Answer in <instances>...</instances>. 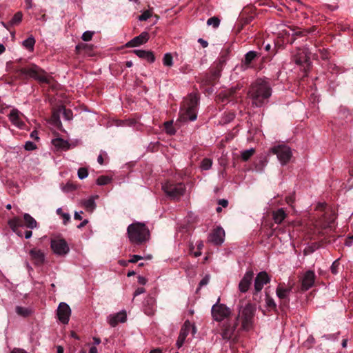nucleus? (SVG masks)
I'll return each mask as SVG.
<instances>
[{"label":"nucleus","instance_id":"f257e3e1","mask_svg":"<svg viewBox=\"0 0 353 353\" xmlns=\"http://www.w3.org/2000/svg\"><path fill=\"white\" fill-rule=\"evenodd\" d=\"M272 92V90L269 81L259 78L250 85L248 95L251 99L252 105L261 108L268 103Z\"/></svg>","mask_w":353,"mask_h":353},{"label":"nucleus","instance_id":"f03ea898","mask_svg":"<svg viewBox=\"0 0 353 353\" xmlns=\"http://www.w3.org/2000/svg\"><path fill=\"white\" fill-rule=\"evenodd\" d=\"M14 73L21 79L32 77L40 83L50 84L52 78L47 75L46 72L35 64H30L25 67L15 66Z\"/></svg>","mask_w":353,"mask_h":353},{"label":"nucleus","instance_id":"7ed1b4c3","mask_svg":"<svg viewBox=\"0 0 353 353\" xmlns=\"http://www.w3.org/2000/svg\"><path fill=\"white\" fill-rule=\"evenodd\" d=\"M199 102L198 94H190L183 101L179 119L181 121H194L197 117V107Z\"/></svg>","mask_w":353,"mask_h":353},{"label":"nucleus","instance_id":"20e7f679","mask_svg":"<svg viewBox=\"0 0 353 353\" xmlns=\"http://www.w3.org/2000/svg\"><path fill=\"white\" fill-rule=\"evenodd\" d=\"M127 234L130 241L135 245L145 243L150 239V231L143 223L135 222L128 225Z\"/></svg>","mask_w":353,"mask_h":353},{"label":"nucleus","instance_id":"39448f33","mask_svg":"<svg viewBox=\"0 0 353 353\" xmlns=\"http://www.w3.org/2000/svg\"><path fill=\"white\" fill-rule=\"evenodd\" d=\"M237 307L239 314H241L242 317V329L244 330H249L253 324V319L256 311V307L251 303L247 302L245 300H240Z\"/></svg>","mask_w":353,"mask_h":353},{"label":"nucleus","instance_id":"423d86ee","mask_svg":"<svg viewBox=\"0 0 353 353\" xmlns=\"http://www.w3.org/2000/svg\"><path fill=\"white\" fill-rule=\"evenodd\" d=\"M239 324V314L232 322L224 323L221 328V335L224 339L232 340L234 343L238 341L240 330L242 327L238 328Z\"/></svg>","mask_w":353,"mask_h":353},{"label":"nucleus","instance_id":"0eeeda50","mask_svg":"<svg viewBox=\"0 0 353 353\" xmlns=\"http://www.w3.org/2000/svg\"><path fill=\"white\" fill-rule=\"evenodd\" d=\"M164 192L170 198L175 199L181 197L185 190L183 183H172L168 181L162 185Z\"/></svg>","mask_w":353,"mask_h":353},{"label":"nucleus","instance_id":"6e6552de","mask_svg":"<svg viewBox=\"0 0 353 353\" xmlns=\"http://www.w3.org/2000/svg\"><path fill=\"white\" fill-rule=\"evenodd\" d=\"M316 210L321 213L319 216L324 226L330 227L336 218L334 210L323 203H319Z\"/></svg>","mask_w":353,"mask_h":353},{"label":"nucleus","instance_id":"1a4fd4ad","mask_svg":"<svg viewBox=\"0 0 353 353\" xmlns=\"http://www.w3.org/2000/svg\"><path fill=\"white\" fill-rule=\"evenodd\" d=\"M50 248L54 253L59 256H64L70 251L67 241L61 237L52 239L50 241Z\"/></svg>","mask_w":353,"mask_h":353},{"label":"nucleus","instance_id":"9d476101","mask_svg":"<svg viewBox=\"0 0 353 353\" xmlns=\"http://www.w3.org/2000/svg\"><path fill=\"white\" fill-rule=\"evenodd\" d=\"M270 151L276 154L278 159L283 165L286 164L292 157L290 148L285 145H278L271 148Z\"/></svg>","mask_w":353,"mask_h":353},{"label":"nucleus","instance_id":"9b49d317","mask_svg":"<svg viewBox=\"0 0 353 353\" xmlns=\"http://www.w3.org/2000/svg\"><path fill=\"white\" fill-rule=\"evenodd\" d=\"M211 312L213 319L218 322L228 318L231 314V310L229 307L219 303L212 306Z\"/></svg>","mask_w":353,"mask_h":353},{"label":"nucleus","instance_id":"f8f14e48","mask_svg":"<svg viewBox=\"0 0 353 353\" xmlns=\"http://www.w3.org/2000/svg\"><path fill=\"white\" fill-rule=\"evenodd\" d=\"M270 278L268 273L265 271L260 272L257 274L254 280V296L261 292L265 284L270 283Z\"/></svg>","mask_w":353,"mask_h":353},{"label":"nucleus","instance_id":"ddd939ff","mask_svg":"<svg viewBox=\"0 0 353 353\" xmlns=\"http://www.w3.org/2000/svg\"><path fill=\"white\" fill-rule=\"evenodd\" d=\"M71 314L70 306L65 303H61L57 310L59 320L63 324H68Z\"/></svg>","mask_w":353,"mask_h":353},{"label":"nucleus","instance_id":"4468645a","mask_svg":"<svg viewBox=\"0 0 353 353\" xmlns=\"http://www.w3.org/2000/svg\"><path fill=\"white\" fill-rule=\"evenodd\" d=\"M315 279L316 275L314 271L305 272L301 279V290L305 292L311 288L314 284Z\"/></svg>","mask_w":353,"mask_h":353},{"label":"nucleus","instance_id":"2eb2a0df","mask_svg":"<svg viewBox=\"0 0 353 353\" xmlns=\"http://www.w3.org/2000/svg\"><path fill=\"white\" fill-rule=\"evenodd\" d=\"M284 285V283H279L276 290V295L281 301L280 307L283 311L288 308L290 303L289 294L286 292Z\"/></svg>","mask_w":353,"mask_h":353},{"label":"nucleus","instance_id":"dca6fc26","mask_svg":"<svg viewBox=\"0 0 353 353\" xmlns=\"http://www.w3.org/2000/svg\"><path fill=\"white\" fill-rule=\"evenodd\" d=\"M222 70L216 65L215 69L205 74L202 79V83L211 86L214 85L220 78Z\"/></svg>","mask_w":353,"mask_h":353},{"label":"nucleus","instance_id":"f3484780","mask_svg":"<svg viewBox=\"0 0 353 353\" xmlns=\"http://www.w3.org/2000/svg\"><path fill=\"white\" fill-rule=\"evenodd\" d=\"M28 253L30 260L34 265L41 266L44 263L45 254L41 250L34 248Z\"/></svg>","mask_w":353,"mask_h":353},{"label":"nucleus","instance_id":"a211bd4d","mask_svg":"<svg viewBox=\"0 0 353 353\" xmlns=\"http://www.w3.org/2000/svg\"><path fill=\"white\" fill-rule=\"evenodd\" d=\"M253 276L254 272L252 270H249L245 272L239 284V290L241 292L245 293L249 290Z\"/></svg>","mask_w":353,"mask_h":353},{"label":"nucleus","instance_id":"6ab92c4d","mask_svg":"<svg viewBox=\"0 0 353 353\" xmlns=\"http://www.w3.org/2000/svg\"><path fill=\"white\" fill-rule=\"evenodd\" d=\"M190 327L191 323L190 322V321H185L180 330V333L176 343V345L178 348H180L183 345L185 340L190 330Z\"/></svg>","mask_w":353,"mask_h":353},{"label":"nucleus","instance_id":"aec40b11","mask_svg":"<svg viewBox=\"0 0 353 353\" xmlns=\"http://www.w3.org/2000/svg\"><path fill=\"white\" fill-rule=\"evenodd\" d=\"M224 230L221 227H217L210 234L209 241L215 245H221L224 241Z\"/></svg>","mask_w":353,"mask_h":353},{"label":"nucleus","instance_id":"412c9836","mask_svg":"<svg viewBox=\"0 0 353 353\" xmlns=\"http://www.w3.org/2000/svg\"><path fill=\"white\" fill-rule=\"evenodd\" d=\"M22 116L23 114L17 109L12 110L8 115L9 119L12 123L20 129H23L26 125L24 122L21 120Z\"/></svg>","mask_w":353,"mask_h":353},{"label":"nucleus","instance_id":"4be33fe9","mask_svg":"<svg viewBox=\"0 0 353 353\" xmlns=\"http://www.w3.org/2000/svg\"><path fill=\"white\" fill-rule=\"evenodd\" d=\"M149 39V34L147 32H143L141 34L135 37L126 43V47L132 48L145 43Z\"/></svg>","mask_w":353,"mask_h":353},{"label":"nucleus","instance_id":"5701e85b","mask_svg":"<svg viewBox=\"0 0 353 353\" xmlns=\"http://www.w3.org/2000/svg\"><path fill=\"white\" fill-rule=\"evenodd\" d=\"M8 225L19 236H23L24 232L21 228L23 227V221L21 218L14 217L9 220Z\"/></svg>","mask_w":353,"mask_h":353},{"label":"nucleus","instance_id":"b1692460","mask_svg":"<svg viewBox=\"0 0 353 353\" xmlns=\"http://www.w3.org/2000/svg\"><path fill=\"white\" fill-rule=\"evenodd\" d=\"M289 28L292 31L291 38L288 41L290 44H292L297 38L305 37L311 32L309 30H301L297 26H289Z\"/></svg>","mask_w":353,"mask_h":353},{"label":"nucleus","instance_id":"393cba45","mask_svg":"<svg viewBox=\"0 0 353 353\" xmlns=\"http://www.w3.org/2000/svg\"><path fill=\"white\" fill-rule=\"evenodd\" d=\"M108 323L112 327H115L119 323H124L127 319V314L125 311L118 312L108 316Z\"/></svg>","mask_w":353,"mask_h":353},{"label":"nucleus","instance_id":"a878e982","mask_svg":"<svg viewBox=\"0 0 353 353\" xmlns=\"http://www.w3.org/2000/svg\"><path fill=\"white\" fill-rule=\"evenodd\" d=\"M156 311V301L154 298L149 296L146 298L144 303V312L148 316H152Z\"/></svg>","mask_w":353,"mask_h":353},{"label":"nucleus","instance_id":"bb28decb","mask_svg":"<svg viewBox=\"0 0 353 353\" xmlns=\"http://www.w3.org/2000/svg\"><path fill=\"white\" fill-rule=\"evenodd\" d=\"M261 56V53L256 51H249L244 56L243 65L248 68L252 67V63Z\"/></svg>","mask_w":353,"mask_h":353},{"label":"nucleus","instance_id":"cd10ccee","mask_svg":"<svg viewBox=\"0 0 353 353\" xmlns=\"http://www.w3.org/2000/svg\"><path fill=\"white\" fill-rule=\"evenodd\" d=\"M231 52V50L230 47L225 48L222 49L219 54V59L216 63V65L220 68H223L225 65L228 59H229L230 54Z\"/></svg>","mask_w":353,"mask_h":353},{"label":"nucleus","instance_id":"c85d7f7f","mask_svg":"<svg viewBox=\"0 0 353 353\" xmlns=\"http://www.w3.org/2000/svg\"><path fill=\"white\" fill-rule=\"evenodd\" d=\"M297 52L294 55V60L295 63L298 65H303L304 63H308L310 61V57L307 54V52L305 50H302L300 48L297 49Z\"/></svg>","mask_w":353,"mask_h":353},{"label":"nucleus","instance_id":"c756f323","mask_svg":"<svg viewBox=\"0 0 353 353\" xmlns=\"http://www.w3.org/2000/svg\"><path fill=\"white\" fill-rule=\"evenodd\" d=\"M133 52L137 54L139 58L147 60L149 63H153L155 61V56L152 51H147L144 50H134Z\"/></svg>","mask_w":353,"mask_h":353},{"label":"nucleus","instance_id":"7c9ffc66","mask_svg":"<svg viewBox=\"0 0 353 353\" xmlns=\"http://www.w3.org/2000/svg\"><path fill=\"white\" fill-rule=\"evenodd\" d=\"M240 88L241 87L236 85L220 93V95H222V101L232 99Z\"/></svg>","mask_w":353,"mask_h":353},{"label":"nucleus","instance_id":"2f4dec72","mask_svg":"<svg viewBox=\"0 0 353 353\" xmlns=\"http://www.w3.org/2000/svg\"><path fill=\"white\" fill-rule=\"evenodd\" d=\"M22 221L23 226H26L28 228L34 229L37 227V221L28 213H25L23 214V219Z\"/></svg>","mask_w":353,"mask_h":353},{"label":"nucleus","instance_id":"473e14b6","mask_svg":"<svg viewBox=\"0 0 353 353\" xmlns=\"http://www.w3.org/2000/svg\"><path fill=\"white\" fill-rule=\"evenodd\" d=\"M286 216L287 214L283 208H279L272 212L273 220L276 224L281 223Z\"/></svg>","mask_w":353,"mask_h":353},{"label":"nucleus","instance_id":"72a5a7b5","mask_svg":"<svg viewBox=\"0 0 353 353\" xmlns=\"http://www.w3.org/2000/svg\"><path fill=\"white\" fill-rule=\"evenodd\" d=\"M52 143L54 145V147H56L57 148L62 149L64 150L69 149V147H70L68 141H66L61 138H57V139H53L52 141Z\"/></svg>","mask_w":353,"mask_h":353},{"label":"nucleus","instance_id":"f704fd0d","mask_svg":"<svg viewBox=\"0 0 353 353\" xmlns=\"http://www.w3.org/2000/svg\"><path fill=\"white\" fill-rule=\"evenodd\" d=\"M35 44V39L32 36L29 37L28 39L23 41V46L30 52L34 50Z\"/></svg>","mask_w":353,"mask_h":353},{"label":"nucleus","instance_id":"c9c22d12","mask_svg":"<svg viewBox=\"0 0 353 353\" xmlns=\"http://www.w3.org/2000/svg\"><path fill=\"white\" fill-rule=\"evenodd\" d=\"M83 206L88 212H92L96 208V203L94 202V197H91L88 200L83 201Z\"/></svg>","mask_w":353,"mask_h":353},{"label":"nucleus","instance_id":"e433bc0d","mask_svg":"<svg viewBox=\"0 0 353 353\" xmlns=\"http://www.w3.org/2000/svg\"><path fill=\"white\" fill-rule=\"evenodd\" d=\"M23 18V13L21 12H16L12 17V19L10 21V23L12 26L18 25L21 23Z\"/></svg>","mask_w":353,"mask_h":353},{"label":"nucleus","instance_id":"4c0bfd02","mask_svg":"<svg viewBox=\"0 0 353 353\" xmlns=\"http://www.w3.org/2000/svg\"><path fill=\"white\" fill-rule=\"evenodd\" d=\"M255 150L251 148L250 150H244L241 152V159L244 161H247L254 154Z\"/></svg>","mask_w":353,"mask_h":353},{"label":"nucleus","instance_id":"58836bf2","mask_svg":"<svg viewBox=\"0 0 353 353\" xmlns=\"http://www.w3.org/2000/svg\"><path fill=\"white\" fill-rule=\"evenodd\" d=\"M265 302H266L267 307L270 310H276V304L275 301H274V299L272 297H270L268 294H266Z\"/></svg>","mask_w":353,"mask_h":353},{"label":"nucleus","instance_id":"ea45409f","mask_svg":"<svg viewBox=\"0 0 353 353\" xmlns=\"http://www.w3.org/2000/svg\"><path fill=\"white\" fill-rule=\"evenodd\" d=\"M319 53L323 60H328L331 57L330 51L325 48L319 49Z\"/></svg>","mask_w":353,"mask_h":353},{"label":"nucleus","instance_id":"a19ab883","mask_svg":"<svg viewBox=\"0 0 353 353\" xmlns=\"http://www.w3.org/2000/svg\"><path fill=\"white\" fill-rule=\"evenodd\" d=\"M111 181V178L108 176H100L97 179V184L99 185H107Z\"/></svg>","mask_w":353,"mask_h":353},{"label":"nucleus","instance_id":"79ce46f5","mask_svg":"<svg viewBox=\"0 0 353 353\" xmlns=\"http://www.w3.org/2000/svg\"><path fill=\"white\" fill-rule=\"evenodd\" d=\"M212 161L210 159L205 158L201 163V168L202 170H208L212 167Z\"/></svg>","mask_w":353,"mask_h":353},{"label":"nucleus","instance_id":"37998d69","mask_svg":"<svg viewBox=\"0 0 353 353\" xmlns=\"http://www.w3.org/2000/svg\"><path fill=\"white\" fill-rule=\"evenodd\" d=\"M208 26H212L214 28H216L220 25V19L217 17H210L207 21Z\"/></svg>","mask_w":353,"mask_h":353},{"label":"nucleus","instance_id":"c03bdc74","mask_svg":"<svg viewBox=\"0 0 353 353\" xmlns=\"http://www.w3.org/2000/svg\"><path fill=\"white\" fill-rule=\"evenodd\" d=\"M172 56L170 53H166L164 54L163 59V63L165 66H172L173 64Z\"/></svg>","mask_w":353,"mask_h":353},{"label":"nucleus","instance_id":"a18cd8bd","mask_svg":"<svg viewBox=\"0 0 353 353\" xmlns=\"http://www.w3.org/2000/svg\"><path fill=\"white\" fill-rule=\"evenodd\" d=\"M165 130L166 132L169 134H174L175 133V130L172 126V121H166L164 123Z\"/></svg>","mask_w":353,"mask_h":353},{"label":"nucleus","instance_id":"49530a36","mask_svg":"<svg viewBox=\"0 0 353 353\" xmlns=\"http://www.w3.org/2000/svg\"><path fill=\"white\" fill-rule=\"evenodd\" d=\"M339 259L335 260L331 267H330V271L333 274H337L339 273V266H340V262H339Z\"/></svg>","mask_w":353,"mask_h":353},{"label":"nucleus","instance_id":"de8ad7c7","mask_svg":"<svg viewBox=\"0 0 353 353\" xmlns=\"http://www.w3.org/2000/svg\"><path fill=\"white\" fill-rule=\"evenodd\" d=\"M76 49L78 51L85 50V52H88V51H91L92 50V46L81 43H79L76 46Z\"/></svg>","mask_w":353,"mask_h":353},{"label":"nucleus","instance_id":"09e8293b","mask_svg":"<svg viewBox=\"0 0 353 353\" xmlns=\"http://www.w3.org/2000/svg\"><path fill=\"white\" fill-rule=\"evenodd\" d=\"M16 312L19 315L23 316H28L29 315V311L28 309L17 306L16 307Z\"/></svg>","mask_w":353,"mask_h":353},{"label":"nucleus","instance_id":"8fccbe9b","mask_svg":"<svg viewBox=\"0 0 353 353\" xmlns=\"http://www.w3.org/2000/svg\"><path fill=\"white\" fill-rule=\"evenodd\" d=\"M88 175V170L85 168H80L78 170V176L81 179L86 178Z\"/></svg>","mask_w":353,"mask_h":353},{"label":"nucleus","instance_id":"3c124183","mask_svg":"<svg viewBox=\"0 0 353 353\" xmlns=\"http://www.w3.org/2000/svg\"><path fill=\"white\" fill-rule=\"evenodd\" d=\"M151 16H152V12L150 10H145L140 16H139V19L140 21H146Z\"/></svg>","mask_w":353,"mask_h":353},{"label":"nucleus","instance_id":"603ef678","mask_svg":"<svg viewBox=\"0 0 353 353\" xmlns=\"http://www.w3.org/2000/svg\"><path fill=\"white\" fill-rule=\"evenodd\" d=\"M94 34V32H91V31H85L82 37H81V39L84 41H89L92 39V36Z\"/></svg>","mask_w":353,"mask_h":353},{"label":"nucleus","instance_id":"864d4df0","mask_svg":"<svg viewBox=\"0 0 353 353\" xmlns=\"http://www.w3.org/2000/svg\"><path fill=\"white\" fill-rule=\"evenodd\" d=\"M24 148L28 151H32L37 148L36 145L32 141H27L25 143Z\"/></svg>","mask_w":353,"mask_h":353},{"label":"nucleus","instance_id":"5fc2aeb1","mask_svg":"<svg viewBox=\"0 0 353 353\" xmlns=\"http://www.w3.org/2000/svg\"><path fill=\"white\" fill-rule=\"evenodd\" d=\"M63 114L64 118L67 120H71L72 118V111L70 109L64 108Z\"/></svg>","mask_w":353,"mask_h":353},{"label":"nucleus","instance_id":"6e6d98bb","mask_svg":"<svg viewBox=\"0 0 353 353\" xmlns=\"http://www.w3.org/2000/svg\"><path fill=\"white\" fill-rule=\"evenodd\" d=\"M75 189V186L72 185V183H67L63 188V191H71Z\"/></svg>","mask_w":353,"mask_h":353},{"label":"nucleus","instance_id":"4d7b16f0","mask_svg":"<svg viewBox=\"0 0 353 353\" xmlns=\"http://www.w3.org/2000/svg\"><path fill=\"white\" fill-rule=\"evenodd\" d=\"M143 257L141 256H139V255H133L131 258V259L129 260V262L130 263H137L138 262L139 260L142 259Z\"/></svg>","mask_w":353,"mask_h":353},{"label":"nucleus","instance_id":"13d9d810","mask_svg":"<svg viewBox=\"0 0 353 353\" xmlns=\"http://www.w3.org/2000/svg\"><path fill=\"white\" fill-rule=\"evenodd\" d=\"M61 217L63 218V224L64 225H66L67 223L70 221V215L68 214V213H63V214L61 215Z\"/></svg>","mask_w":353,"mask_h":353},{"label":"nucleus","instance_id":"bf43d9fd","mask_svg":"<svg viewBox=\"0 0 353 353\" xmlns=\"http://www.w3.org/2000/svg\"><path fill=\"white\" fill-rule=\"evenodd\" d=\"M314 250H315V248L314 247L308 246L304 249V254L307 255V254H311V253L314 252Z\"/></svg>","mask_w":353,"mask_h":353},{"label":"nucleus","instance_id":"052dcab7","mask_svg":"<svg viewBox=\"0 0 353 353\" xmlns=\"http://www.w3.org/2000/svg\"><path fill=\"white\" fill-rule=\"evenodd\" d=\"M208 282H209V276H205L199 282V286L201 287V286L205 285H207L208 283Z\"/></svg>","mask_w":353,"mask_h":353},{"label":"nucleus","instance_id":"680f3d73","mask_svg":"<svg viewBox=\"0 0 353 353\" xmlns=\"http://www.w3.org/2000/svg\"><path fill=\"white\" fill-rule=\"evenodd\" d=\"M219 205L221 207L226 208L228 205V201L226 199H219L218 201Z\"/></svg>","mask_w":353,"mask_h":353},{"label":"nucleus","instance_id":"e2e57ef3","mask_svg":"<svg viewBox=\"0 0 353 353\" xmlns=\"http://www.w3.org/2000/svg\"><path fill=\"white\" fill-rule=\"evenodd\" d=\"M285 200L288 204L291 205L294 201V196L290 195L286 197Z\"/></svg>","mask_w":353,"mask_h":353},{"label":"nucleus","instance_id":"0e129e2a","mask_svg":"<svg viewBox=\"0 0 353 353\" xmlns=\"http://www.w3.org/2000/svg\"><path fill=\"white\" fill-rule=\"evenodd\" d=\"M198 42L202 46L203 48H206L208 46V41L201 38L198 39Z\"/></svg>","mask_w":353,"mask_h":353},{"label":"nucleus","instance_id":"69168bd1","mask_svg":"<svg viewBox=\"0 0 353 353\" xmlns=\"http://www.w3.org/2000/svg\"><path fill=\"white\" fill-rule=\"evenodd\" d=\"M147 282V279L141 276H138V283L141 285H145Z\"/></svg>","mask_w":353,"mask_h":353},{"label":"nucleus","instance_id":"338daca9","mask_svg":"<svg viewBox=\"0 0 353 353\" xmlns=\"http://www.w3.org/2000/svg\"><path fill=\"white\" fill-rule=\"evenodd\" d=\"M353 243V236L347 238L346 240H345V245L347 246H350Z\"/></svg>","mask_w":353,"mask_h":353},{"label":"nucleus","instance_id":"774afa93","mask_svg":"<svg viewBox=\"0 0 353 353\" xmlns=\"http://www.w3.org/2000/svg\"><path fill=\"white\" fill-rule=\"evenodd\" d=\"M11 353H28L26 351H25L23 349L20 348H14Z\"/></svg>","mask_w":353,"mask_h":353}]
</instances>
